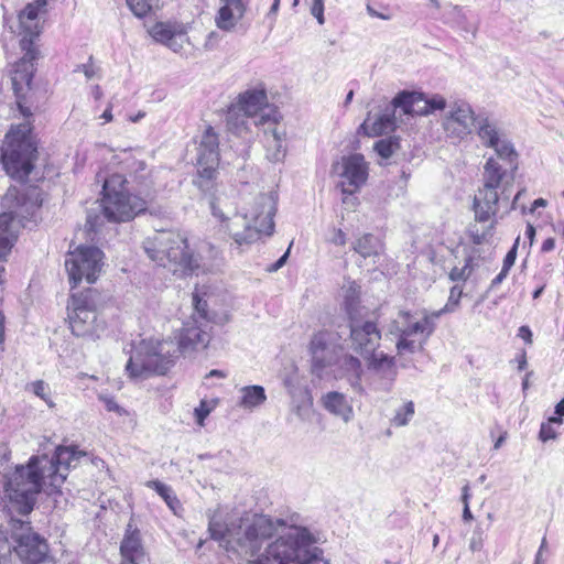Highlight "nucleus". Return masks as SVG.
Returning <instances> with one entry per match:
<instances>
[{
	"label": "nucleus",
	"mask_w": 564,
	"mask_h": 564,
	"mask_svg": "<svg viewBox=\"0 0 564 564\" xmlns=\"http://www.w3.org/2000/svg\"><path fill=\"white\" fill-rule=\"evenodd\" d=\"M143 250L153 262L174 275H189L199 269V261L189 250L187 239L177 232L158 231L153 245L144 246Z\"/></svg>",
	"instance_id": "8"
},
{
	"label": "nucleus",
	"mask_w": 564,
	"mask_h": 564,
	"mask_svg": "<svg viewBox=\"0 0 564 564\" xmlns=\"http://www.w3.org/2000/svg\"><path fill=\"white\" fill-rule=\"evenodd\" d=\"M359 290L356 283H351L349 288L346 290L344 306L345 311L348 315V319H351V316L357 315V305H358Z\"/></svg>",
	"instance_id": "41"
},
{
	"label": "nucleus",
	"mask_w": 564,
	"mask_h": 564,
	"mask_svg": "<svg viewBox=\"0 0 564 564\" xmlns=\"http://www.w3.org/2000/svg\"><path fill=\"white\" fill-rule=\"evenodd\" d=\"M469 499H470L469 485L466 484L462 488V501L464 503V510H463V519H464V521L473 520V513H471V511L469 509Z\"/></svg>",
	"instance_id": "48"
},
{
	"label": "nucleus",
	"mask_w": 564,
	"mask_h": 564,
	"mask_svg": "<svg viewBox=\"0 0 564 564\" xmlns=\"http://www.w3.org/2000/svg\"><path fill=\"white\" fill-rule=\"evenodd\" d=\"M347 329L350 348L364 358L371 355L379 347L381 332L377 323L359 316H351V319H348Z\"/></svg>",
	"instance_id": "18"
},
{
	"label": "nucleus",
	"mask_w": 564,
	"mask_h": 564,
	"mask_svg": "<svg viewBox=\"0 0 564 564\" xmlns=\"http://www.w3.org/2000/svg\"><path fill=\"white\" fill-rule=\"evenodd\" d=\"M322 405L326 411L340 417L345 422H349L354 416L351 401L341 392H327L322 397Z\"/></svg>",
	"instance_id": "26"
},
{
	"label": "nucleus",
	"mask_w": 564,
	"mask_h": 564,
	"mask_svg": "<svg viewBox=\"0 0 564 564\" xmlns=\"http://www.w3.org/2000/svg\"><path fill=\"white\" fill-rule=\"evenodd\" d=\"M333 242L338 246H344L346 243V235L341 229L336 230Z\"/></svg>",
	"instance_id": "60"
},
{
	"label": "nucleus",
	"mask_w": 564,
	"mask_h": 564,
	"mask_svg": "<svg viewBox=\"0 0 564 564\" xmlns=\"http://www.w3.org/2000/svg\"><path fill=\"white\" fill-rule=\"evenodd\" d=\"M21 532H14V551L24 564H54L48 555V545L44 538L33 532L30 522L18 521Z\"/></svg>",
	"instance_id": "14"
},
{
	"label": "nucleus",
	"mask_w": 564,
	"mask_h": 564,
	"mask_svg": "<svg viewBox=\"0 0 564 564\" xmlns=\"http://www.w3.org/2000/svg\"><path fill=\"white\" fill-rule=\"evenodd\" d=\"M415 414V405L413 401L404 402L395 410L394 415L391 417L390 423L395 427L406 426Z\"/></svg>",
	"instance_id": "37"
},
{
	"label": "nucleus",
	"mask_w": 564,
	"mask_h": 564,
	"mask_svg": "<svg viewBox=\"0 0 564 564\" xmlns=\"http://www.w3.org/2000/svg\"><path fill=\"white\" fill-rule=\"evenodd\" d=\"M193 304L195 314L198 316L196 317L198 321L206 323L208 325L209 318L207 313V302L202 300L198 294H193Z\"/></svg>",
	"instance_id": "47"
},
{
	"label": "nucleus",
	"mask_w": 564,
	"mask_h": 564,
	"mask_svg": "<svg viewBox=\"0 0 564 564\" xmlns=\"http://www.w3.org/2000/svg\"><path fill=\"white\" fill-rule=\"evenodd\" d=\"M518 336L522 338L527 344L532 343V332L529 326H521L518 330Z\"/></svg>",
	"instance_id": "57"
},
{
	"label": "nucleus",
	"mask_w": 564,
	"mask_h": 564,
	"mask_svg": "<svg viewBox=\"0 0 564 564\" xmlns=\"http://www.w3.org/2000/svg\"><path fill=\"white\" fill-rule=\"evenodd\" d=\"M471 263L473 258L468 257L465 260V264L462 268L454 267L449 272V279L452 281H466L470 276L473 271Z\"/></svg>",
	"instance_id": "44"
},
{
	"label": "nucleus",
	"mask_w": 564,
	"mask_h": 564,
	"mask_svg": "<svg viewBox=\"0 0 564 564\" xmlns=\"http://www.w3.org/2000/svg\"><path fill=\"white\" fill-rule=\"evenodd\" d=\"M547 205V202L544 198H538L532 203V206L530 208V213H533L536 208L545 207Z\"/></svg>",
	"instance_id": "63"
},
{
	"label": "nucleus",
	"mask_w": 564,
	"mask_h": 564,
	"mask_svg": "<svg viewBox=\"0 0 564 564\" xmlns=\"http://www.w3.org/2000/svg\"><path fill=\"white\" fill-rule=\"evenodd\" d=\"M209 409L206 406L205 402H202L198 408L195 409V415L198 424H203L204 420L208 416Z\"/></svg>",
	"instance_id": "55"
},
{
	"label": "nucleus",
	"mask_w": 564,
	"mask_h": 564,
	"mask_svg": "<svg viewBox=\"0 0 564 564\" xmlns=\"http://www.w3.org/2000/svg\"><path fill=\"white\" fill-rule=\"evenodd\" d=\"M163 4V0H143V18L148 12L159 10Z\"/></svg>",
	"instance_id": "53"
},
{
	"label": "nucleus",
	"mask_w": 564,
	"mask_h": 564,
	"mask_svg": "<svg viewBox=\"0 0 564 564\" xmlns=\"http://www.w3.org/2000/svg\"><path fill=\"white\" fill-rule=\"evenodd\" d=\"M130 346L131 349L129 350L124 348L126 354L129 355V359L126 365V371L131 378H135L139 376V373H141V351L139 349L133 351V344Z\"/></svg>",
	"instance_id": "42"
},
{
	"label": "nucleus",
	"mask_w": 564,
	"mask_h": 564,
	"mask_svg": "<svg viewBox=\"0 0 564 564\" xmlns=\"http://www.w3.org/2000/svg\"><path fill=\"white\" fill-rule=\"evenodd\" d=\"M237 110L253 118V127L260 128L265 124L274 126L279 121L280 113L275 108L269 107L268 96L264 89H251L239 95L237 101L231 105Z\"/></svg>",
	"instance_id": "17"
},
{
	"label": "nucleus",
	"mask_w": 564,
	"mask_h": 564,
	"mask_svg": "<svg viewBox=\"0 0 564 564\" xmlns=\"http://www.w3.org/2000/svg\"><path fill=\"white\" fill-rule=\"evenodd\" d=\"M437 318L434 317V312L425 314L421 321L408 324L400 333L404 334L405 337L423 335L425 341L434 333Z\"/></svg>",
	"instance_id": "33"
},
{
	"label": "nucleus",
	"mask_w": 564,
	"mask_h": 564,
	"mask_svg": "<svg viewBox=\"0 0 564 564\" xmlns=\"http://www.w3.org/2000/svg\"><path fill=\"white\" fill-rule=\"evenodd\" d=\"M289 248H291V246ZM289 254H290V249H288L274 263L269 265V268L267 270L269 272H276L278 270H280L285 264V262L289 258Z\"/></svg>",
	"instance_id": "54"
},
{
	"label": "nucleus",
	"mask_w": 564,
	"mask_h": 564,
	"mask_svg": "<svg viewBox=\"0 0 564 564\" xmlns=\"http://www.w3.org/2000/svg\"><path fill=\"white\" fill-rule=\"evenodd\" d=\"M400 149V139L398 137H388L378 140L373 144V150L383 160H388Z\"/></svg>",
	"instance_id": "38"
},
{
	"label": "nucleus",
	"mask_w": 564,
	"mask_h": 564,
	"mask_svg": "<svg viewBox=\"0 0 564 564\" xmlns=\"http://www.w3.org/2000/svg\"><path fill=\"white\" fill-rule=\"evenodd\" d=\"M145 486L153 489L174 514H178L183 510L182 503L171 486L160 480H149Z\"/></svg>",
	"instance_id": "31"
},
{
	"label": "nucleus",
	"mask_w": 564,
	"mask_h": 564,
	"mask_svg": "<svg viewBox=\"0 0 564 564\" xmlns=\"http://www.w3.org/2000/svg\"><path fill=\"white\" fill-rule=\"evenodd\" d=\"M127 6L137 18L141 19V0H127Z\"/></svg>",
	"instance_id": "56"
},
{
	"label": "nucleus",
	"mask_w": 564,
	"mask_h": 564,
	"mask_svg": "<svg viewBox=\"0 0 564 564\" xmlns=\"http://www.w3.org/2000/svg\"><path fill=\"white\" fill-rule=\"evenodd\" d=\"M365 359L368 360V368L381 378L389 381H393L395 379L397 368L394 357H391L383 351H373L371 355H368V357H365Z\"/></svg>",
	"instance_id": "27"
},
{
	"label": "nucleus",
	"mask_w": 564,
	"mask_h": 564,
	"mask_svg": "<svg viewBox=\"0 0 564 564\" xmlns=\"http://www.w3.org/2000/svg\"><path fill=\"white\" fill-rule=\"evenodd\" d=\"M207 327L206 323L198 321L193 314L191 319L183 323L176 343L170 339H143V375H165L180 352L187 354L205 348L209 343Z\"/></svg>",
	"instance_id": "4"
},
{
	"label": "nucleus",
	"mask_w": 564,
	"mask_h": 564,
	"mask_svg": "<svg viewBox=\"0 0 564 564\" xmlns=\"http://www.w3.org/2000/svg\"><path fill=\"white\" fill-rule=\"evenodd\" d=\"M249 0H220V6L215 17L218 29L225 32L232 31L243 18Z\"/></svg>",
	"instance_id": "22"
},
{
	"label": "nucleus",
	"mask_w": 564,
	"mask_h": 564,
	"mask_svg": "<svg viewBox=\"0 0 564 564\" xmlns=\"http://www.w3.org/2000/svg\"><path fill=\"white\" fill-rule=\"evenodd\" d=\"M98 400L104 403L108 412H115L119 416H122L127 413V411L117 403L115 398L109 394L99 393Z\"/></svg>",
	"instance_id": "46"
},
{
	"label": "nucleus",
	"mask_w": 564,
	"mask_h": 564,
	"mask_svg": "<svg viewBox=\"0 0 564 564\" xmlns=\"http://www.w3.org/2000/svg\"><path fill=\"white\" fill-rule=\"evenodd\" d=\"M340 171L338 175L341 181L339 186L343 194H348L347 198L355 199V192H357L367 181L368 167L365 159L361 154H350L341 159V163L338 164Z\"/></svg>",
	"instance_id": "20"
},
{
	"label": "nucleus",
	"mask_w": 564,
	"mask_h": 564,
	"mask_svg": "<svg viewBox=\"0 0 564 564\" xmlns=\"http://www.w3.org/2000/svg\"><path fill=\"white\" fill-rule=\"evenodd\" d=\"M477 119L478 113H475L471 105L457 99L449 102L442 126L448 138L462 141L473 133Z\"/></svg>",
	"instance_id": "16"
},
{
	"label": "nucleus",
	"mask_w": 564,
	"mask_h": 564,
	"mask_svg": "<svg viewBox=\"0 0 564 564\" xmlns=\"http://www.w3.org/2000/svg\"><path fill=\"white\" fill-rule=\"evenodd\" d=\"M278 121L274 126L265 124L260 127L263 132V147L265 149V158L272 163L282 162L286 154L285 132L278 129Z\"/></svg>",
	"instance_id": "24"
},
{
	"label": "nucleus",
	"mask_w": 564,
	"mask_h": 564,
	"mask_svg": "<svg viewBox=\"0 0 564 564\" xmlns=\"http://www.w3.org/2000/svg\"><path fill=\"white\" fill-rule=\"evenodd\" d=\"M219 164V138L213 127H207L197 147V177L194 184L203 192L213 188Z\"/></svg>",
	"instance_id": "13"
},
{
	"label": "nucleus",
	"mask_w": 564,
	"mask_h": 564,
	"mask_svg": "<svg viewBox=\"0 0 564 564\" xmlns=\"http://www.w3.org/2000/svg\"><path fill=\"white\" fill-rule=\"evenodd\" d=\"M2 206L7 208L0 214V261L11 251L21 226L31 220L42 205L36 187L18 188L11 186L4 194Z\"/></svg>",
	"instance_id": "6"
},
{
	"label": "nucleus",
	"mask_w": 564,
	"mask_h": 564,
	"mask_svg": "<svg viewBox=\"0 0 564 564\" xmlns=\"http://www.w3.org/2000/svg\"><path fill=\"white\" fill-rule=\"evenodd\" d=\"M47 0L29 3L18 15L20 47L23 56L13 65L11 83L18 109L24 122L11 127L1 147L0 160L7 174L18 181H25L33 170L37 145L32 134V80L35 62L40 52L34 41L41 34L40 12L45 11Z\"/></svg>",
	"instance_id": "1"
},
{
	"label": "nucleus",
	"mask_w": 564,
	"mask_h": 564,
	"mask_svg": "<svg viewBox=\"0 0 564 564\" xmlns=\"http://www.w3.org/2000/svg\"><path fill=\"white\" fill-rule=\"evenodd\" d=\"M423 100V93L402 90L398 93L391 101V110L400 108L405 115H415Z\"/></svg>",
	"instance_id": "30"
},
{
	"label": "nucleus",
	"mask_w": 564,
	"mask_h": 564,
	"mask_svg": "<svg viewBox=\"0 0 564 564\" xmlns=\"http://www.w3.org/2000/svg\"><path fill=\"white\" fill-rule=\"evenodd\" d=\"M423 348V343H416L411 337H405L404 334L400 333L397 341V350L399 354H414Z\"/></svg>",
	"instance_id": "43"
},
{
	"label": "nucleus",
	"mask_w": 564,
	"mask_h": 564,
	"mask_svg": "<svg viewBox=\"0 0 564 564\" xmlns=\"http://www.w3.org/2000/svg\"><path fill=\"white\" fill-rule=\"evenodd\" d=\"M395 127V116L391 109H387L383 113L379 115L371 123L368 118L361 126L369 137H379L390 133L394 131Z\"/></svg>",
	"instance_id": "28"
},
{
	"label": "nucleus",
	"mask_w": 564,
	"mask_h": 564,
	"mask_svg": "<svg viewBox=\"0 0 564 564\" xmlns=\"http://www.w3.org/2000/svg\"><path fill=\"white\" fill-rule=\"evenodd\" d=\"M46 474L41 456H32L25 466H15L7 476V496L18 506L21 514L26 516L33 510L36 495L41 492L44 479H47Z\"/></svg>",
	"instance_id": "10"
},
{
	"label": "nucleus",
	"mask_w": 564,
	"mask_h": 564,
	"mask_svg": "<svg viewBox=\"0 0 564 564\" xmlns=\"http://www.w3.org/2000/svg\"><path fill=\"white\" fill-rule=\"evenodd\" d=\"M284 386L288 389V392L291 394L292 398L302 397L303 399H306L307 402L311 403V393L306 387L301 388L295 384L294 378L288 377L284 380Z\"/></svg>",
	"instance_id": "45"
},
{
	"label": "nucleus",
	"mask_w": 564,
	"mask_h": 564,
	"mask_svg": "<svg viewBox=\"0 0 564 564\" xmlns=\"http://www.w3.org/2000/svg\"><path fill=\"white\" fill-rule=\"evenodd\" d=\"M482 145L495 150L497 158H489L484 166V188L474 198L476 220L485 223L496 215L500 199L497 189L502 187L501 199H508V186L518 170V153L500 130L497 121L486 112H479L474 128Z\"/></svg>",
	"instance_id": "2"
},
{
	"label": "nucleus",
	"mask_w": 564,
	"mask_h": 564,
	"mask_svg": "<svg viewBox=\"0 0 564 564\" xmlns=\"http://www.w3.org/2000/svg\"><path fill=\"white\" fill-rule=\"evenodd\" d=\"M93 57H89V63L80 64L76 67L75 72H83L87 79H91L96 76V68L91 63Z\"/></svg>",
	"instance_id": "52"
},
{
	"label": "nucleus",
	"mask_w": 564,
	"mask_h": 564,
	"mask_svg": "<svg viewBox=\"0 0 564 564\" xmlns=\"http://www.w3.org/2000/svg\"><path fill=\"white\" fill-rule=\"evenodd\" d=\"M557 436L555 430L550 423H542L539 432V438L542 442H547L550 440H555Z\"/></svg>",
	"instance_id": "50"
},
{
	"label": "nucleus",
	"mask_w": 564,
	"mask_h": 564,
	"mask_svg": "<svg viewBox=\"0 0 564 564\" xmlns=\"http://www.w3.org/2000/svg\"><path fill=\"white\" fill-rule=\"evenodd\" d=\"M312 356V372L318 378L335 372V366L339 362L343 349L332 341V335L327 332L316 333L310 344Z\"/></svg>",
	"instance_id": "15"
},
{
	"label": "nucleus",
	"mask_w": 564,
	"mask_h": 564,
	"mask_svg": "<svg viewBox=\"0 0 564 564\" xmlns=\"http://www.w3.org/2000/svg\"><path fill=\"white\" fill-rule=\"evenodd\" d=\"M447 15L455 26L459 28L465 33H470L473 37H476L478 28L468 20L462 7L451 6Z\"/></svg>",
	"instance_id": "35"
},
{
	"label": "nucleus",
	"mask_w": 564,
	"mask_h": 564,
	"mask_svg": "<svg viewBox=\"0 0 564 564\" xmlns=\"http://www.w3.org/2000/svg\"><path fill=\"white\" fill-rule=\"evenodd\" d=\"M257 206L260 210L248 215L235 214L232 217H227L223 209L219 207V199L210 202V209L214 217L218 218L230 235L236 245V248L242 250L254 243L261 236L273 234L274 221L273 217L276 212L275 200L273 195H259L257 197Z\"/></svg>",
	"instance_id": "5"
},
{
	"label": "nucleus",
	"mask_w": 564,
	"mask_h": 564,
	"mask_svg": "<svg viewBox=\"0 0 564 564\" xmlns=\"http://www.w3.org/2000/svg\"><path fill=\"white\" fill-rule=\"evenodd\" d=\"M120 564H140L141 536L138 530L127 534L120 545Z\"/></svg>",
	"instance_id": "29"
},
{
	"label": "nucleus",
	"mask_w": 564,
	"mask_h": 564,
	"mask_svg": "<svg viewBox=\"0 0 564 564\" xmlns=\"http://www.w3.org/2000/svg\"><path fill=\"white\" fill-rule=\"evenodd\" d=\"M84 455L73 446H58L51 458L47 455L41 456L50 485L59 487L65 481L69 469L76 467Z\"/></svg>",
	"instance_id": "19"
},
{
	"label": "nucleus",
	"mask_w": 564,
	"mask_h": 564,
	"mask_svg": "<svg viewBox=\"0 0 564 564\" xmlns=\"http://www.w3.org/2000/svg\"><path fill=\"white\" fill-rule=\"evenodd\" d=\"M104 265V252L93 246H79L69 252L65 259V268L72 289L82 281L88 284L96 282Z\"/></svg>",
	"instance_id": "12"
},
{
	"label": "nucleus",
	"mask_w": 564,
	"mask_h": 564,
	"mask_svg": "<svg viewBox=\"0 0 564 564\" xmlns=\"http://www.w3.org/2000/svg\"><path fill=\"white\" fill-rule=\"evenodd\" d=\"M354 250L364 259L379 257L382 252L380 240L372 234H366L354 242Z\"/></svg>",
	"instance_id": "34"
},
{
	"label": "nucleus",
	"mask_w": 564,
	"mask_h": 564,
	"mask_svg": "<svg viewBox=\"0 0 564 564\" xmlns=\"http://www.w3.org/2000/svg\"><path fill=\"white\" fill-rule=\"evenodd\" d=\"M519 240H520V238L518 237L516 239L513 246L511 247V249L507 252V254L503 259V264H502L503 270L510 271V269L513 267L516 259H517V250H518V246H519Z\"/></svg>",
	"instance_id": "49"
},
{
	"label": "nucleus",
	"mask_w": 564,
	"mask_h": 564,
	"mask_svg": "<svg viewBox=\"0 0 564 564\" xmlns=\"http://www.w3.org/2000/svg\"><path fill=\"white\" fill-rule=\"evenodd\" d=\"M240 400L238 405L246 409L252 410L263 404L267 400L265 390L262 386L253 384L246 386L240 389Z\"/></svg>",
	"instance_id": "32"
},
{
	"label": "nucleus",
	"mask_w": 564,
	"mask_h": 564,
	"mask_svg": "<svg viewBox=\"0 0 564 564\" xmlns=\"http://www.w3.org/2000/svg\"><path fill=\"white\" fill-rule=\"evenodd\" d=\"M554 412L558 416L564 415V398L555 405Z\"/></svg>",
	"instance_id": "64"
},
{
	"label": "nucleus",
	"mask_w": 564,
	"mask_h": 564,
	"mask_svg": "<svg viewBox=\"0 0 564 564\" xmlns=\"http://www.w3.org/2000/svg\"><path fill=\"white\" fill-rule=\"evenodd\" d=\"M139 213L130 202L122 177L113 175L104 183L102 198L97 210L87 212L85 226L88 231L98 232L104 219L110 223L128 221Z\"/></svg>",
	"instance_id": "9"
},
{
	"label": "nucleus",
	"mask_w": 564,
	"mask_h": 564,
	"mask_svg": "<svg viewBox=\"0 0 564 564\" xmlns=\"http://www.w3.org/2000/svg\"><path fill=\"white\" fill-rule=\"evenodd\" d=\"M508 274H509V271L501 269V271L498 273V275H496V276L492 279V281H491V283H490V288H489V289H490V290H494V289H495V288H497L499 284H501V283H502V281L508 276Z\"/></svg>",
	"instance_id": "58"
},
{
	"label": "nucleus",
	"mask_w": 564,
	"mask_h": 564,
	"mask_svg": "<svg viewBox=\"0 0 564 564\" xmlns=\"http://www.w3.org/2000/svg\"><path fill=\"white\" fill-rule=\"evenodd\" d=\"M516 361L518 362V369L520 371L524 370L528 365L525 351H522L521 354H519L516 357Z\"/></svg>",
	"instance_id": "61"
},
{
	"label": "nucleus",
	"mask_w": 564,
	"mask_h": 564,
	"mask_svg": "<svg viewBox=\"0 0 564 564\" xmlns=\"http://www.w3.org/2000/svg\"><path fill=\"white\" fill-rule=\"evenodd\" d=\"M555 248V240L554 238H546L541 246V251L546 253L552 251Z\"/></svg>",
	"instance_id": "59"
},
{
	"label": "nucleus",
	"mask_w": 564,
	"mask_h": 564,
	"mask_svg": "<svg viewBox=\"0 0 564 564\" xmlns=\"http://www.w3.org/2000/svg\"><path fill=\"white\" fill-rule=\"evenodd\" d=\"M463 295V289L458 285H454L449 291L447 303L438 311H434V317H441L443 314L453 313L459 306V302Z\"/></svg>",
	"instance_id": "40"
},
{
	"label": "nucleus",
	"mask_w": 564,
	"mask_h": 564,
	"mask_svg": "<svg viewBox=\"0 0 564 564\" xmlns=\"http://www.w3.org/2000/svg\"><path fill=\"white\" fill-rule=\"evenodd\" d=\"M148 32L154 42L174 53H181L184 44L189 42L187 26L182 22H156Z\"/></svg>",
	"instance_id": "21"
},
{
	"label": "nucleus",
	"mask_w": 564,
	"mask_h": 564,
	"mask_svg": "<svg viewBox=\"0 0 564 564\" xmlns=\"http://www.w3.org/2000/svg\"><path fill=\"white\" fill-rule=\"evenodd\" d=\"M97 290L88 288L83 292L73 293L68 305V319L72 333L77 337L91 340L99 338L100 325L97 323Z\"/></svg>",
	"instance_id": "11"
},
{
	"label": "nucleus",
	"mask_w": 564,
	"mask_h": 564,
	"mask_svg": "<svg viewBox=\"0 0 564 564\" xmlns=\"http://www.w3.org/2000/svg\"><path fill=\"white\" fill-rule=\"evenodd\" d=\"M525 237L529 239L530 246H532L535 237V228L532 224L527 225Z\"/></svg>",
	"instance_id": "62"
},
{
	"label": "nucleus",
	"mask_w": 564,
	"mask_h": 564,
	"mask_svg": "<svg viewBox=\"0 0 564 564\" xmlns=\"http://www.w3.org/2000/svg\"><path fill=\"white\" fill-rule=\"evenodd\" d=\"M226 122L229 132L242 138L246 143H250L253 138V131L251 129L253 118H251V116L230 106L226 116Z\"/></svg>",
	"instance_id": "25"
},
{
	"label": "nucleus",
	"mask_w": 564,
	"mask_h": 564,
	"mask_svg": "<svg viewBox=\"0 0 564 564\" xmlns=\"http://www.w3.org/2000/svg\"><path fill=\"white\" fill-rule=\"evenodd\" d=\"M311 13L319 24L324 23V0H314L311 7Z\"/></svg>",
	"instance_id": "51"
},
{
	"label": "nucleus",
	"mask_w": 564,
	"mask_h": 564,
	"mask_svg": "<svg viewBox=\"0 0 564 564\" xmlns=\"http://www.w3.org/2000/svg\"><path fill=\"white\" fill-rule=\"evenodd\" d=\"M285 527L288 522L284 519L256 514L242 529L241 524L225 522L220 508L210 513L208 521V531L213 540L218 541L227 551L250 556L256 555L267 540Z\"/></svg>",
	"instance_id": "3"
},
{
	"label": "nucleus",
	"mask_w": 564,
	"mask_h": 564,
	"mask_svg": "<svg viewBox=\"0 0 564 564\" xmlns=\"http://www.w3.org/2000/svg\"><path fill=\"white\" fill-rule=\"evenodd\" d=\"M446 105V99L443 96L434 94L429 97L423 93V100L420 108L415 109V115L427 116L436 110H444Z\"/></svg>",
	"instance_id": "36"
},
{
	"label": "nucleus",
	"mask_w": 564,
	"mask_h": 564,
	"mask_svg": "<svg viewBox=\"0 0 564 564\" xmlns=\"http://www.w3.org/2000/svg\"><path fill=\"white\" fill-rule=\"evenodd\" d=\"M314 535L304 527L291 525L290 531L270 543L265 552L248 564H313L322 550L314 546Z\"/></svg>",
	"instance_id": "7"
},
{
	"label": "nucleus",
	"mask_w": 564,
	"mask_h": 564,
	"mask_svg": "<svg viewBox=\"0 0 564 564\" xmlns=\"http://www.w3.org/2000/svg\"><path fill=\"white\" fill-rule=\"evenodd\" d=\"M332 372L335 377L346 378L354 392L364 394L365 389L361 384V376L364 373L361 361L351 355L341 352L339 362Z\"/></svg>",
	"instance_id": "23"
},
{
	"label": "nucleus",
	"mask_w": 564,
	"mask_h": 564,
	"mask_svg": "<svg viewBox=\"0 0 564 564\" xmlns=\"http://www.w3.org/2000/svg\"><path fill=\"white\" fill-rule=\"evenodd\" d=\"M26 390L43 400L50 409L55 408V402L51 398V388L44 380H35L29 383Z\"/></svg>",
	"instance_id": "39"
}]
</instances>
